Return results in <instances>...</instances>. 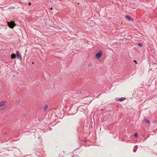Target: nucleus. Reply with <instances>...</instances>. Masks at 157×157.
<instances>
[{"instance_id": "19", "label": "nucleus", "mask_w": 157, "mask_h": 157, "mask_svg": "<svg viewBox=\"0 0 157 157\" xmlns=\"http://www.w3.org/2000/svg\"><path fill=\"white\" fill-rule=\"evenodd\" d=\"M50 9H51V10H52V8H50Z\"/></svg>"}, {"instance_id": "16", "label": "nucleus", "mask_w": 157, "mask_h": 157, "mask_svg": "<svg viewBox=\"0 0 157 157\" xmlns=\"http://www.w3.org/2000/svg\"><path fill=\"white\" fill-rule=\"evenodd\" d=\"M136 150H135V149L133 150V151L134 152H136Z\"/></svg>"}, {"instance_id": "3", "label": "nucleus", "mask_w": 157, "mask_h": 157, "mask_svg": "<svg viewBox=\"0 0 157 157\" xmlns=\"http://www.w3.org/2000/svg\"><path fill=\"white\" fill-rule=\"evenodd\" d=\"M102 52L101 51H99L95 55V58L98 59H99L101 57L102 54Z\"/></svg>"}, {"instance_id": "10", "label": "nucleus", "mask_w": 157, "mask_h": 157, "mask_svg": "<svg viewBox=\"0 0 157 157\" xmlns=\"http://www.w3.org/2000/svg\"><path fill=\"white\" fill-rule=\"evenodd\" d=\"M15 8V7L14 6H10L9 8V9H14Z\"/></svg>"}, {"instance_id": "8", "label": "nucleus", "mask_w": 157, "mask_h": 157, "mask_svg": "<svg viewBox=\"0 0 157 157\" xmlns=\"http://www.w3.org/2000/svg\"><path fill=\"white\" fill-rule=\"evenodd\" d=\"M136 44L137 45L141 48L142 47L143 45V44L141 43H136Z\"/></svg>"}, {"instance_id": "11", "label": "nucleus", "mask_w": 157, "mask_h": 157, "mask_svg": "<svg viewBox=\"0 0 157 157\" xmlns=\"http://www.w3.org/2000/svg\"><path fill=\"white\" fill-rule=\"evenodd\" d=\"M144 121H145V122L147 123H149V121L147 119H144Z\"/></svg>"}, {"instance_id": "14", "label": "nucleus", "mask_w": 157, "mask_h": 157, "mask_svg": "<svg viewBox=\"0 0 157 157\" xmlns=\"http://www.w3.org/2000/svg\"><path fill=\"white\" fill-rule=\"evenodd\" d=\"M29 6H30L31 5V3L30 2H29L28 3Z\"/></svg>"}, {"instance_id": "18", "label": "nucleus", "mask_w": 157, "mask_h": 157, "mask_svg": "<svg viewBox=\"0 0 157 157\" xmlns=\"http://www.w3.org/2000/svg\"><path fill=\"white\" fill-rule=\"evenodd\" d=\"M32 64H34V63L33 62H32Z\"/></svg>"}, {"instance_id": "6", "label": "nucleus", "mask_w": 157, "mask_h": 157, "mask_svg": "<svg viewBox=\"0 0 157 157\" xmlns=\"http://www.w3.org/2000/svg\"><path fill=\"white\" fill-rule=\"evenodd\" d=\"M48 105H44L43 107V111H45L47 109V108H48Z\"/></svg>"}, {"instance_id": "1", "label": "nucleus", "mask_w": 157, "mask_h": 157, "mask_svg": "<svg viewBox=\"0 0 157 157\" xmlns=\"http://www.w3.org/2000/svg\"><path fill=\"white\" fill-rule=\"evenodd\" d=\"M7 25L11 29H13L16 25V24L13 21L7 22Z\"/></svg>"}, {"instance_id": "12", "label": "nucleus", "mask_w": 157, "mask_h": 157, "mask_svg": "<svg viewBox=\"0 0 157 157\" xmlns=\"http://www.w3.org/2000/svg\"><path fill=\"white\" fill-rule=\"evenodd\" d=\"M134 136H135V137H137V133H135L134 135Z\"/></svg>"}, {"instance_id": "17", "label": "nucleus", "mask_w": 157, "mask_h": 157, "mask_svg": "<svg viewBox=\"0 0 157 157\" xmlns=\"http://www.w3.org/2000/svg\"><path fill=\"white\" fill-rule=\"evenodd\" d=\"M91 65H92V64H90H90H89V66H91Z\"/></svg>"}, {"instance_id": "15", "label": "nucleus", "mask_w": 157, "mask_h": 157, "mask_svg": "<svg viewBox=\"0 0 157 157\" xmlns=\"http://www.w3.org/2000/svg\"><path fill=\"white\" fill-rule=\"evenodd\" d=\"M4 134L6 136L8 135V133H5Z\"/></svg>"}, {"instance_id": "5", "label": "nucleus", "mask_w": 157, "mask_h": 157, "mask_svg": "<svg viewBox=\"0 0 157 157\" xmlns=\"http://www.w3.org/2000/svg\"><path fill=\"white\" fill-rule=\"evenodd\" d=\"M125 18L126 19H127L129 21H133V18L132 17L128 15H127L125 16Z\"/></svg>"}, {"instance_id": "9", "label": "nucleus", "mask_w": 157, "mask_h": 157, "mask_svg": "<svg viewBox=\"0 0 157 157\" xmlns=\"http://www.w3.org/2000/svg\"><path fill=\"white\" fill-rule=\"evenodd\" d=\"M125 99V98H121L118 99V101H122L124 100Z\"/></svg>"}, {"instance_id": "13", "label": "nucleus", "mask_w": 157, "mask_h": 157, "mask_svg": "<svg viewBox=\"0 0 157 157\" xmlns=\"http://www.w3.org/2000/svg\"><path fill=\"white\" fill-rule=\"evenodd\" d=\"M133 62L136 63V64H137V61L136 60H134L133 61Z\"/></svg>"}, {"instance_id": "4", "label": "nucleus", "mask_w": 157, "mask_h": 157, "mask_svg": "<svg viewBox=\"0 0 157 157\" xmlns=\"http://www.w3.org/2000/svg\"><path fill=\"white\" fill-rule=\"evenodd\" d=\"M16 54L17 59L20 60H21L22 58L20 52L18 51H17L16 52Z\"/></svg>"}, {"instance_id": "7", "label": "nucleus", "mask_w": 157, "mask_h": 157, "mask_svg": "<svg viewBox=\"0 0 157 157\" xmlns=\"http://www.w3.org/2000/svg\"><path fill=\"white\" fill-rule=\"evenodd\" d=\"M10 57L11 59H14L16 57V55L14 53H12Z\"/></svg>"}, {"instance_id": "20", "label": "nucleus", "mask_w": 157, "mask_h": 157, "mask_svg": "<svg viewBox=\"0 0 157 157\" xmlns=\"http://www.w3.org/2000/svg\"><path fill=\"white\" fill-rule=\"evenodd\" d=\"M135 146L136 147H137V145H136Z\"/></svg>"}, {"instance_id": "2", "label": "nucleus", "mask_w": 157, "mask_h": 157, "mask_svg": "<svg viewBox=\"0 0 157 157\" xmlns=\"http://www.w3.org/2000/svg\"><path fill=\"white\" fill-rule=\"evenodd\" d=\"M7 102L6 101H3L0 102V107H2L3 109H5L7 107Z\"/></svg>"}]
</instances>
